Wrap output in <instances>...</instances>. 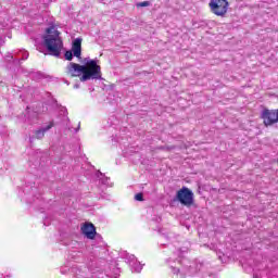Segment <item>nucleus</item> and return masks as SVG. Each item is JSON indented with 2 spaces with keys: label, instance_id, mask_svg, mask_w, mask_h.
<instances>
[{
  "label": "nucleus",
  "instance_id": "9",
  "mask_svg": "<svg viewBox=\"0 0 278 278\" xmlns=\"http://www.w3.org/2000/svg\"><path fill=\"white\" fill-rule=\"evenodd\" d=\"M119 257L130 265L132 273H140V267L136 265V256L127 253V251H123L119 253Z\"/></svg>",
  "mask_w": 278,
  "mask_h": 278
},
{
  "label": "nucleus",
  "instance_id": "17",
  "mask_svg": "<svg viewBox=\"0 0 278 278\" xmlns=\"http://www.w3.org/2000/svg\"><path fill=\"white\" fill-rule=\"evenodd\" d=\"M67 271H68V267H62L61 268L62 275H66Z\"/></svg>",
  "mask_w": 278,
  "mask_h": 278
},
{
  "label": "nucleus",
  "instance_id": "18",
  "mask_svg": "<svg viewBox=\"0 0 278 278\" xmlns=\"http://www.w3.org/2000/svg\"><path fill=\"white\" fill-rule=\"evenodd\" d=\"M90 60H91L90 58H85L84 59V64H86L85 66H88V63L90 62Z\"/></svg>",
  "mask_w": 278,
  "mask_h": 278
},
{
  "label": "nucleus",
  "instance_id": "23",
  "mask_svg": "<svg viewBox=\"0 0 278 278\" xmlns=\"http://www.w3.org/2000/svg\"><path fill=\"white\" fill-rule=\"evenodd\" d=\"M178 257H181V250L178 251Z\"/></svg>",
  "mask_w": 278,
  "mask_h": 278
},
{
  "label": "nucleus",
  "instance_id": "11",
  "mask_svg": "<svg viewBox=\"0 0 278 278\" xmlns=\"http://www.w3.org/2000/svg\"><path fill=\"white\" fill-rule=\"evenodd\" d=\"M53 122H50L49 125L43 126L37 130L34 131V136L29 138L30 142H34V140H42V138H45V132L49 131V129H52L53 127Z\"/></svg>",
  "mask_w": 278,
  "mask_h": 278
},
{
  "label": "nucleus",
  "instance_id": "22",
  "mask_svg": "<svg viewBox=\"0 0 278 278\" xmlns=\"http://www.w3.org/2000/svg\"><path fill=\"white\" fill-rule=\"evenodd\" d=\"M79 127H80V124H78V127L75 128V131H76V132L79 131Z\"/></svg>",
  "mask_w": 278,
  "mask_h": 278
},
{
  "label": "nucleus",
  "instance_id": "16",
  "mask_svg": "<svg viewBox=\"0 0 278 278\" xmlns=\"http://www.w3.org/2000/svg\"><path fill=\"white\" fill-rule=\"evenodd\" d=\"M148 5H151V2L149 1L140 2V8H148Z\"/></svg>",
  "mask_w": 278,
  "mask_h": 278
},
{
  "label": "nucleus",
  "instance_id": "19",
  "mask_svg": "<svg viewBox=\"0 0 278 278\" xmlns=\"http://www.w3.org/2000/svg\"><path fill=\"white\" fill-rule=\"evenodd\" d=\"M135 201H140V193L135 194Z\"/></svg>",
  "mask_w": 278,
  "mask_h": 278
},
{
  "label": "nucleus",
  "instance_id": "10",
  "mask_svg": "<svg viewBox=\"0 0 278 278\" xmlns=\"http://www.w3.org/2000/svg\"><path fill=\"white\" fill-rule=\"evenodd\" d=\"M81 231L88 240H94V238H101L100 235L97 233V228L94 227V224H85L81 227Z\"/></svg>",
  "mask_w": 278,
  "mask_h": 278
},
{
  "label": "nucleus",
  "instance_id": "14",
  "mask_svg": "<svg viewBox=\"0 0 278 278\" xmlns=\"http://www.w3.org/2000/svg\"><path fill=\"white\" fill-rule=\"evenodd\" d=\"M27 118L30 123H38V112L36 111H29V108H27Z\"/></svg>",
  "mask_w": 278,
  "mask_h": 278
},
{
  "label": "nucleus",
  "instance_id": "25",
  "mask_svg": "<svg viewBox=\"0 0 278 278\" xmlns=\"http://www.w3.org/2000/svg\"><path fill=\"white\" fill-rule=\"evenodd\" d=\"M140 201H144V199L142 198V194L140 195Z\"/></svg>",
  "mask_w": 278,
  "mask_h": 278
},
{
  "label": "nucleus",
  "instance_id": "8",
  "mask_svg": "<svg viewBox=\"0 0 278 278\" xmlns=\"http://www.w3.org/2000/svg\"><path fill=\"white\" fill-rule=\"evenodd\" d=\"M261 117L263 118L265 127H270V125L278 123V111L265 109L263 110Z\"/></svg>",
  "mask_w": 278,
  "mask_h": 278
},
{
  "label": "nucleus",
  "instance_id": "24",
  "mask_svg": "<svg viewBox=\"0 0 278 278\" xmlns=\"http://www.w3.org/2000/svg\"><path fill=\"white\" fill-rule=\"evenodd\" d=\"M136 7H137V8H140V2H137V3H136Z\"/></svg>",
  "mask_w": 278,
  "mask_h": 278
},
{
  "label": "nucleus",
  "instance_id": "6",
  "mask_svg": "<svg viewBox=\"0 0 278 278\" xmlns=\"http://www.w3.org/2000/svg\"><path fill=\"white\" fill-rule=\"evenodd\" d=\"M208 5L215 16H225L227 10H229V2L227 0H211Z\"/></svg>",
  "mask_w": 278,
  "mask_h": 278
},
{
  "label": "nucleus",
  "instance_id": "7",
  "mask_svg": "<svg viewBox=\"0 0 278 278\" xmlns=\"http://www.w3.org/2000/svg\"><path fill=\"white\" fill-rule=\"evenodd\" d=\"M84 39L81 37L76 38L72 43V51L67 50L65 52V60L67 62H73V55L74 58H78V60H81V42Z\"/></svg>",
  "mask_w": 278,
  "mask_h": 278
},
{
  "label": "nucleus",
  "instance_id": "15",
  "mask_svg": "<svg viewBox=\"0 0 278 278\" xmlns=\"http://www.w3.org/2000/svg\"><path fill=\"white\" fill-rule=\"evenodd\" d=\"M20 53L22 54V58L17 60H27V58H29V52L27 51H22Z\"/></svg>",
  "mask_w": 278,
  "mask_h": 278
},
{
  "label": "nucleus",
  "instance_id": "13",
  "mask_svg": "<svg viewBox=\"0 0 278 278\" xmlns=\"http://www.w3.org/2000/svg\"><path fill=\"white\" fill-rule=\"evenodd\" d=\"M97 177L100 180V184H102V186L112 187V180L110 179V177L105 176V174L99 172Z\"/></svg>",
  "mask_w": 278,
  "mask_h": 278
},
{
  "label": "nucleus",
  "instance_id": "5",
  "mask_svg": "<svg viewBox=\"0 0 278 278\" xmlns=\"http://www.w3.org/2000/svg\"><path fill=\"white\" fill-rule=\"evenodd\" d=\"M176 201H179L186 207H190L194 203V193L188 187H182L177 191Z\"/></svg>",
  "mask_w": 278,
  "mask_h": 278
},
{
  "label": "nucleus",
  "instance_id": "21",
  "mask_svg": "<svg viewBox=\"0 0 278 278\" xmlns=\"http://www.w3.org/2000/svg\"><path fill=\"white\" fill-rule=\"evenodd\" d=\"M74 88L77 90V89H79V84H75L74 85Z\"/></svg>",
  "mask_w": 278,
  "mask_h": 278
},
{
  "label": "nucleus",
  "instance_id": "4",
  "mask_svg": "<svg viewBox=\"0 0 278 278\" xmlns=\"http://www.w3.org/2000/svg\"><path fill=\"white\" fill-rule=\"evenodd\" d=\"M112 140L115 143H119L124 157H134V155H136L138 159L137 161H134V163L138 164L140 161V146L131 143L127 147V137H121V135H116Z\"/></svg>",
  "mask_w": 278,
  "mask_h": 278
},
{
  "label": "nucleus",
  "instance_id": "3",
  "mask_svg": "<svg viewBox=\"0 0 278 278\" xmlns=\"http://www.w3.org/2000/svg\"><path fill=\"white\" fill-rule=\"evenodd\" d=\"M166 262L169 268H172V273L174 275H179L180 273V275H187L188 277H192V275H197V273H200V270H205V265L197 261L191 263L187 269H179V267H177V264H181V261L175 262L168 258Z\"/></svg>",
  "mask_w": 278,
  "mask_h": 278
},
{
  "label": "nucleus",
  "instance_id": "26",
  "mask_svg": "<svg viewBox=\"0 0 278 278\" xmlns=\"http://www.w3.org/2000/svg\"><path fill=\"white\" fill-rule=\"evenodd\" d=\"M122 131H123V134H125V129H123Z\"/></svg>",
  "mask_w": 278,
  "mask_h": 278
},
{
  "label": "nucleus",
  "instance_id": "12",
  "mask_svg": "<svg viewBox=\"0 0 278 278\" xmlns=\"http://www.w3.org/2000/svg\"><path fill=\"white\" fill-rule=\"evenodd\" d=\"M68 271L74 275V278H88L86 276V273H88V268L84 267L79 268L77 266H72V268L68 269Z\"/></svg>",
  "mask_w": 278,
  "mask_h": 278
},
{
  "label": "nucleus",
  "instance_id": "1",
  "mask_svg": "<svg viewBox=\"0 0 278 278\" xmlns=\"http://www.w3.org/2000/svg\"><path fill=\"white\" fill-rule=\"evenodd\" d=\"M97 60H90L87 65H79L70 62L65 68L66 75L70 77H80V81H90V79H103L101 74V65L97 64Z\"/></svg>",
  "mask_w": 278,
  "mask_h": 278
},
{
  "label": "nucleus",
  "instance_id": "2",
  "mask_svg": "<svg viewBox=\"0 0 278 278\" xmlns=\"http://www.w3.org/2000/svg\"><path fill=\"white\" fill-rule=\"evenodd\" d=\"M46 34L43 38V46L50 55L54 58H60L62 53V49L64 48V43L62 42V38L60 37V31L55 29V26H50L46 29Z\"/></svg>",
  "mask_w": 278,
  "mask_h": 278
},
{
  "label": "nucleus",
  "instance_id": "20",
  "mask_svg": "<svg viewBox=\"0 0 278 278\" xmlns=\"http://www.w3.org/2000/svg\"><path fill=\"white\" fill-rule=\"evenodd\" d=\"M61 112H65L66 114H68V111L66 110V108H62Z\"/></svg>",
  "mask_w": 278,
  "mask_h": 278
}]
</instances>
